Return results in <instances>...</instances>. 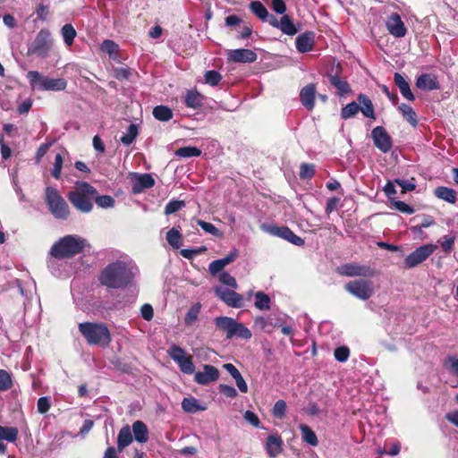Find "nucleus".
Listing matches in <instances>:
<instances>
[{"label": "nucleus", "instance_id": "1", "mask_svg": "<svg viewBox=\"0 0 458 458\" xmlns=\"http://www.w3.org/2000/svg\"><path fill=\"white\" fill-rule=\"evenodd\" d=\"M132 278L133 274L129 265L123 260H116L101 271L98 280L108 288L120 289L129 285Z\"/></svg>", "mask_w": 458, "mask_h": 458}, {"label": "nucleus", "instance_id": "2", "mask_svg": "<svg viewBox=\"0 0 458 458\" xmlns=\"http://www.w3.org/2000/svg\"><path fill=\"white\" fill-rule=\"evenodd\" d=\"M89 246L88 241L80 235L69 234L64 236L55 242L49 250L48 267H51L52 259H71L81 253Z\"/></svg>", "mask_w": 458, "mask_h": 458}, {"label": "nucleus", "instance_id": "3", "mask_svg": "<svg viewBox=\"0 0 458 458\" xmlns=\"http://www.w3.org/2000/svg\"><path fill=\"white\" fill-rule=\"evenodd\" d=\"M97 193V189L89 183L77 181L73 191L68 193L67 198L76 209L82 213H89L93 208L91 199Z\"/></svg>", "mask_w": 458, "mask_h": 458}, {"label": "nucleus", "instance_id": "4", "mask_svg": "<svg viewBox=\"0 0 458 458\" xmlns=\"http://www.w3.org/2000/svg\"><path fill=\"white\" fill-rule=\"evenodd\" d=\"M79 331L85 337L89 344L107 346L111 342L109 329L104 323H80Z\"/></svg>", "mask_w": 458, "mask_h": 458}, {"label": "nucleus", "instance_id": "5", "mask_svg": "<svg viewBox=\"0 0 458 458\" xmlns=\"http://www.w3.org/2000/svg\"><path fill=\"white\" fill-rule=\"evenodd\" d=\"M27 79L32 89L41 91H61L67 87V81L63 78L54 79L44 76L38 71H30Z\"/></svg>", "mask_w": 458, "mask_h": 458}, {"label": "nucleus", "instance_id": "6", "mask_svg": "<svg viewBox=\"0 0 458 458\" xmlns=\"http://www.w3.org/2000/svg\"><path fill=\"white\" fill-rule=\"evenodd\" d=\"M216 327L226 334V338L231 339L234 336L248 340L252 334L250 330L243 324L237 322L234 318L225 316L216 317L214 320Z\"/></svg>", "mask_w": 458, "mask_h": 458}, {"label": "nucleus", "instance_id": "7", "mask_svg": "<svg viewBox=\"0 0 458 458\" xmlns=\"http://www.w3.org/2000/svg\"><path fill=\"white\" fill-rule=\"evenodd\" d=\"M45 200L50 213L55 218L62 220L68 218L70 215L68 204L55 188L51 186L47 187Z\"/></svg>", "mask_w": 458, "mask_h": 458}, {"label": "nucleus", "instance_id": "8", "mask_svg": "<svg viewBox=\"0 0 458 458\" xmlns=\"http://www.w3.org/2000/svg\"><path fill=\"white\" fill-rule=\"evenodd\" d=\"M53 47L51 33L47 29H41L32 42L28 45L27 55L47 58Z\"/></svg>", "mask_w": 458, "mask_h": 458}, {"label": "nucleus", "instance_id": "9", "mask_svg": "<svg viewBox=\"0 0 458 458\" xmlns=\"http://www.w3.org/2000/svg\"><path fill=\"white\" fill-rule=\"evenodd\" d=\"M344 288L352 295L362 301L369 300L374 294L373 283L369 280L351 281L344 285Z\"/></svg>", "mask_w": 458, "mask_h": 458}, {"label": "nucleus", "instance_id": "10", "mask_svg": "<svg viewBox=\"0 0 458 458\" xmlns=\"http://www.w3.org/2000/svg\"><path fill=\"white\" fill-rule=\"evenodd\" d=\"M437 246L436 244H425L411 253H410L404 259V265L408 268L414 267L419 264L426 260L436 250Z\"/></svg>", "mask_w": 458, "mask_h": 458}, {"label": "nucleus", "instance_id": "11", "mask_svg": "<svg viewBox=\"0 0 458 458\" xmlns=\"http://www.w3.org/2000/svg\"><path fill=\"white\" fill-rule=\"evenodd\" d=\"M371 138L375 147L381 152L387 153L391 150L393 140L383 126H376L371 131Z\"/></svg>", "mask_w": 458, "mask_h": 458}, {"label": "nucleus", "instance_id": "12", "mask_svg": "<svg viewBox=\"0 0 458 458\" xmlns=\"http://www.w3.org/2000/svg\"><path fill=\"white\" fill-rule=\"evenodd\" d=\"M340 275L345 276H373L374 271L370 267L359 265L357 263H347L337 268Z\"/></svg>", "mask_w": 458, "mask_h": 458}, {"label": "nucleus", "instance_id": "13", "mask_svg": "<svg viewBox=\"0 0 458 458\" xmlns=\"http://www.w3.org/2000/svg\"><path fill=\"white\" fill-rule=\"evenodd\" d=\"M215 293L222 301H224L229 307H243L244 303L242 295L233 290L223 287H216Z\"/></svg>", "mask_w": 458, "mask_h": 458}, {"label": "nucleus", "instance_id": "14", "mask_svg": "<svg viewBox=\"0 0 458 458\" xmlns=\"http://www.w3.org/2000/svg\"><path fill=\"white\" fill-rule=\"evenodd\" d=\"M386 26L389 33L395 38H403L407 33V29L397 13H393L388 16Z\"/></svg>", "mask_w": 458, "mask_h": 458}, {"label": "nucleus", "instance_id": "15", "mask_svg": "<svg viewBox=\"0 0 458 458\" xmlns=\"http://www.w3.org/2000/svg\"><path fill=\"white\" fill-rule=\"evenodd\" d=\"M219 377V370L209 364L203 366V371H198L194 375V380L202 386H207L211 382H215Z\"/></svg>", "mask_w": 458, "mask_h": 458}, {"label": "nucleus", "instance_id": "16", "mask_svg": "<svg viewBox=\"0 0 458 458\" xmlns=\"http://www.w3.org/2000/svg\"><path fill=\"white\" fill-rule=\"evenodd\" d=\"M227 55L230 61L242 64L254 63L258 57L254 51L245 48L230 50Z\"/></svg>", "mask_w": 458, "mask_h": 458}, {"label": "nucleus", "instance_id": "17", "mask_svg": "<svg viewBox=\"0 0 458 458\" xmlns=\"http://www.w3.org/2000/svg\"><path fill=\"white\" fill-rule=\"evenodd\" d=\"M269 232L271 234L284 239L296 246L304 244V240L286 226H273Z\"/></svg>", "mask_w": 458, "mask_h": 458}, {"label": "nucleus", "instance_id": "18", "mask_svg": "<svg viewBox=\"0 0 458 458\" xmlns=\"http://www.w3.org/2000/svg\"><path fill=\"white\" fill-rule=\"evenodd\" d=\"M135 180L132 184L131 191L134 194L140 193L146 189H149L155 185V180L150 174H136Z\"/></svg>", "mask_w": 458, "mask_h": 458}, {"label": "nucleus", "instance_id": "19", "mask_svg": "<svg viewBox=\"0 0 458 458\" xmlns=\"http://www.w3.org/2000/svg\"><path fill=\"white\" fill-rule=\"evenodd\" d=\"M416 86L420 89L425 91H431L440 89V84L437 81V76L430 73H422L420 76H418L416 80Z\"/></svg>", "mask_w": 458, "mask_h": 458}, {"label": "nucleus", "instance_id": "20", "mask_svg": "<svg viewBox=\"0 0 458 458\" xmlns=\"http://www.w3.org/2000/svg\"><path fill=\"white\" fill-rule=\"evenodd\" d=\"M238 256V251L236 250H232L228 253L225 258L220 259H216L209 264L208 270L212 276H216L219 272H221L225 267L229 265L231 262L234 261Z\"/></svg>", "mask_w": 458, "mask_h": 458}, {"label": "nucleus", "instance_id": "21", "mask_svg": "<svg viewBox=\"0 0 458 458\" xmlns=\"http://www.w3.org/2000/svg\"><path fill=\"white\" fill-rule=\"evenodd\" d=\"M315 34L312 31H306L296 38L295 47L300 53L311 51L314 46Z\"/></svg>", "mask_w": 458, "mask_h": 458}, {"label": "nucleus", "instance_id": "22", "mask_svg": "<svg viewBox=\"0 0 458 458\" xmlns=\"http://www.w3.org/2000/svg\"><path fill=\"white\" fill-rule=\"evenodd\" d=\"M266 449L270 457H276L283 451V440L278 434L269 435L267 438Z\"/></svg>", "mask_w": 458, "mask_h": 458}, {"label": "nucleus", "instance_id": "23", "mask_svg": "<svg viewBox=\"0 0 458 458\" xmlns=\"http://www.w3.org/2000/svg\"><path fill=\"white\" fill-rule=\"evenodd\" d=\"M315 94L316 86L313 83L308 84L301 90V102L308 110H312L314 107Z\"/></svg>", "mask_w": 458, "mask_h": 458}, {"label": "nucleus", "instance_id": "24", "mask_svg": "<svg viewBox=\"0 0 458 458\" xmlns=\"http://www.w3.org/2000/svg\"><path fill=\"white\" fill-rule=\"evenodd\" d=\"M394 81L404 98L409 101L415 100V97L410 89L409 82L401 73L395 72L394 75Z\"/></svg>", "mask_w": 458, "mask_h": 458}, {"label": "nucleus", "instance_id": "25", "mask_svg": "<svg viewBox=\"0 0 458 458\" xmlns=\"http://www.w3.org/2000/svg\"><path fill=\"white\" fill-rule=\"evenodd\" d=\"M131 430L135 440L144 444L148 440V429L146 424L141 420H136L132 423Z\"/></svg>", "mask_w": 458, "mask_h": 458}, {"label": "nucleus", "instance_id": "26", "mask_svg": "<svg viewBox=\"0 0 458 458\" xmlns=\"http://www.w3.org/2000/svg\"><path fill=\"white\" fill-rule=\"evenodd\" d=\"M133 437L131 430L128 425L123 427L117 437V450L122 452L125 447L132 443Z\"/></svg>", "mask_w": 458, "mask_h": 458}, {"label": "nucleus", "instance_id": "27", "mask_svg": "<svg viewBox=\"0 0 458 458\" xmlns=\"http://www.w3.org/2000/svg\"><path fill=\"white\" fill-rule=\"evenodd\" d=\"M277 29L287 36H293L298 32V28L293 23L292 18L287 14H284L281 17Z\"/></svg>", "mask_w": 458, "mask_h": 458}, {"label": "nucleus", "instance_id": "28", "mask_svg": "<svg viewBox=\"0 0 458 458\" xmlns=\"http://www.w3.org/2000/svg\"><path fill=\"white\" fill-rule=\"evenodd\" d=\"M437 198L443 199L448 203L454 204L457 199V193L454 189L439 186L435 189Z\"/></svg>", "mask_w": 458, "mask_h": 458}, {"label": "nucleus", "instance_id": "29", "mask_svg": "<svg viewBox=\"0 0 458 458\" xmlns=\"http://www.w3.org/2000/svg\"><path fill=\"white\" fill-rule=\"evenodd\" d=\"M328 79L330 84L336 89L337 94L340 97L351 92V87L345 80H343L337 75H329Z\"/></svg>", "mask_w": 458, "mask_h": 458}, {"label": "nucleus", "instance_id": "30", "mask_svg": "<svg viewBox=\"0 0 458 458\" xmlns=\"http://www.w3.org/2000/svg\"><path fill=\"white\" fill-rule=\"evenodd\" d=\"M360 111L368 118L375 119L374 106L371 100L364 94H360L358 97Z\"/></svg>", "mask_w": 458, "mask_h": 458}, {"label": "nucleus", "instance_id": "31", "mask_svg": "<svg viewBox=\"0 0 458 458\" xmlns=\"http://www.w3.org/2000/svg\"><path fill=\"white\" fill-rule=\"evenodd\" d=\"M182 408L184 411L189 413H196L206 410V406L202 405L199 400L194 397L183 398L182 401Z\"/></svg>", "mask_w": 458, "mask_h": 458}, {"label": "nucleus", "instance_id": "32", "mask_svg": "<svg viewBox=\"0 0 458 458\" xmlns=\"http://www.w3.org/2000/svg\"><path fill=\"white\" fill-rule=\"evenodd\" d=\"M398 110L402 114L403 117L413 127L418 124V118L415 111L407 104L402 103L398 106Z\"/></svg>", "mask_w": 458, "mask_h": 458}, {"label": "nucleus", "instance_id": "33", "mask_svg": "<svg viewBox=\"0 0 458 458\" xmlns=\"http://www.w3.org/2000/svg\"><path fill=\"white\" fill-rule=\"evenodd\" d=\"M174 361L178 364L181 371L184 374H192L195 370V366L192 361L191 356L175 357Z\"/></svg>", "mask_w": 458, "mask_h": 458}, {"label": "nucleus", "instance_id": "34", "mask_svg": "<svg viewBox=\"0 0 458 458\" xmlns=\"http://www.w3.org/2000/svg\"><path fill=\"white\" fill-rule=\"evenodd\" d=\"M152 114L160 122H167L173 118L172 109L164 105L155 106Z\"/></svg>", "mask_w": 458, "mask_h": 458}, {"label": "nucleus", "instance_id": "35", "mask_svg": "<svg viewBox=\"0 0 458 458\" xmlns=\"http://www.w3.org/2000/svg\"><path fill=\"white\" fill-rule=\"evenodd\" d=\"M300 430L301 431V437L304 442L307 444L317 446L318 440L315 432L307 425H300Z\"/></svg>", "mask_w": 458, "mask_h": 458}, {"label": "nucleus", "instance_id": "36", "mask_svg": "<svg viewBox=\"0 0 458 458\" xmlns=\"http://www.w3.org/2000/svg\"><path fill=\"white\" fill-rule=\"evenodd\" d=\"M166 241L170 246L174 249L178 250L182 245V234L175 227L171 228L166 233Z\"/></svg>", "mask_w": 458, "mask_h": 458}, {"label": "nucleus", "instance_id": "37", "mask_svg": "<svg viewBox=\"0 0 458 458\" xmlns=\"http://www.w3.org/2000/svg\"><path fill=\"white\" fill-rule=\"evenodd\" d=\"M185 105L191 108L199 107L202 105L201 95L197 91H188L185 96Z\"/></svg>", "mask_w": 458, "mask_h": 458}, {"label": "nucleus", "instance_id": "38", "mask_svg": "<svg viewBox=\"0 0 458 458\" xmlns=\"http://www.w3.org/2000/svg\"><path fill=\"white\" fill-rule=\"evenodd\" d=\"M200 310H201V304L199 302L193 304L189 309L187 313L185 314V317H184L185 325H187V326L193 325L196 322V320L198 319Z\"/></svg>", "mask_w": 458, "mask_h": 458}, {"label": "nucleus", "instance_id": "39", "mask_svg": "<svg viewBox=\"0 0 458 458\" xmlns=\"http://www.w3.org/2000/svg\"><path fill=\"white\" fill-rule=\"evenodd\" d=\"M61 34L67 47L72 45L77 32L72 24H65L61 29Z\"/></svg>", "mask_w": 458, "mask_h": 458}, {"label": "nucleus", "instance_id": "40", "mask_svg": "<svg viewBox=\"0 0 458 458\" xmlns=\"http://www.w3.org/2000/svg\"><path fill=\"white\" fill-rule=\"evenodd\" d=\"M137 135H138V126L134 123H131L128 126L124 135H123L121 137L120 140L123 145L129 146L135 140V139L137 138Z\"/></svg>", "mask_w": 458, "mask_h": 458}, {"label": "nucleus", "instance_id": "41", "mask_svg": "<svg viewBox=\"0 0 458 458\" xmlns=\"http://www.w3.org/2000/svg\"><path fill=\"white\" fill-rule=\"evenodd\" d=\"M255 307L260 310H267L270 309V298L267 294L263 292H258L255 293Z\"/></svg>", "mask_w": 458, "mask_h": 458}, {"label": "nucleus", "instance_id": "42", "mask_svg": "<svg viewBox=\"0 0 458 458\" xmlns=\"http://www.w3.org/2000/svg\"><path fill=\"white\" fill-rule=\"evenodd\" d=\"M175 155L179 157H199L201 155V150L197 147L187 146L179 148L175 151Z\"/></svg>", "mask_w": 458, "mask_h": 458}, {"label": "nucleus", "instance_id": "43", "mask_svg": "<svg viewBox=\"0 0 458 458\" xmlns=\"http://www.w3.org/2000/svg\"><path fill=\"white\" fill-rule=\"evenodd\" d=\"M250 10L255 14L261 21L267 17L268 11L264 4L259 1H252L250 4Z\"/></svg>", "mask_w": 458, "mask_h": 458}, {"label": "nucleus", "instance_id": "44", "mask_svg": "<svg viewBox=\"0 0 458 458\" xmlns=\"http://www.w3.org/2000/svg\"><path fill=\"white\" fill-rule=\"evenodd\" d=\"M18 437V430L15 428L0 426V440L15 442Z\"/></svg>", "mask_w": 458, "mask_h": 458}, {"label": "nucleus", "instance_id": "45", "mask_svg": "<svg viewBox=\"0 0 458 458\" xmlns=\"http://www.w3.org/2000/svg\"><path fill=\"white\" fill-rule=\"evenodd\" d=\"M100 48L104 53L107 54L110 58L115 59L114 54L118 51L119 46L111 39H105Z\"/></svg>", "mask_w": 458, "mask_h": 458}, {"label": "nucleus", "instance_id": "46", "mask_svg": "<svg viewBox=\"0 0 458 458\" xmlns=\"http://www.w3.org/2000/svg\"><path fill=\"white\" fill-rule=\"evenodd\" d=\"M360 111V105L356 102H351L342 108L341 116L343 119H349Z\"/></svg>", "mask_w": 458, "mask_h": 458}, {"label": "nucleus", "instance_id": "47", "mask_svg": "<svg viewBox=\"0 0 458 458\" xmlns=\"http://www.w3.org/2000/svg\"><path fill=\"white\" fill-rule=\"evenodd\" d=\"M93 199H95L96 204L102 208H113L114 205V199L110 195L98 196L97 193L96 197Z\"/></svg>", "mask_w": 458, "mask_h": 458}, {"label": "nucleus", "instance_id": "48", "mask_svg": "<svg viewBox=\"0 0 458 458\" xmlns=\"http://www.w3.org/2000/svg\"><path fill=\"white\" fill-rule=\"evenodd\" d=\"M13 386L12 377L9 372L0 369V392L10 389Z\"/></svg>", "mask_w": 458, "mask_h": 458}, {"label": "nucleus", "instance_id": "49", "mask_svg": "<svg viewBox=\"0 0 458 458\" xmlns=\"http://www.w3.org/2000/svg\"><path fill=\"white\" fill-rule=\"evenodd\" d=\"M185 207L183 200L172 199L165 207V214L172 215Z\"/></svg>", "mask_w": 458, "mask_h": 458}, {"label": "nucleus", "instance_id": "50", "mask_svg": "<svg viewBox=\"0 0 458 458\" xmlns=\"http://www.w3.org/2000/svg\"><path fill=\"white\" fill-rule=\"evenodd\" d=\"M390 201L396 210L403 214L411 215L415 212L414 208L411 206L406 204L404 201L397 200L394 199H391Z\"/></svg>", "mask_w": 458, "mask_h": 458}, {"label": "nucleus", "instance_id": "51", "mask_svg": "<svg viewBox=\"0 0 458 458\" xmlns=\"http://www.w3.org/2000/svg\"><path fill=\"white\" fill-rule=\"evenodd\" d=\"M286 403L284 400H278L274 404L272 414L277 419H283L285 416Z\"/></svg>", "mask_w": 458, "mask_h": 458}, {"label": "nucleus", "instance_id": "52", "mask_svg": "<svg viewBox=\"0 0 458 458\" xmlns=\"http://www.w3.org/2000/svg\"><path fill=\"white\" fill-rule=\"evenodd\" d=\"M51 408V399L49 396H42L38 398L37 403V410L40 414H46Z\"/></svg>", "mask_w": 458, "mask_h": 458}, {"label": "nucleus", "instance_id": "53", "mask_svg": "<svg viewBox=\"0 0 458 458\" xmlns=\"http://www.w3.org/2000/svg\"><path fill=\"white\" fill-rule=\"evenodd\" d=\"M204 77L206 83L209 84L210 86H216L222 79L221 74L214 70L206 72Z\"/></svg>", "mask_w": 458, "mask_h": 458}, {"label": "nucleus", "instance_id": "54", "mask_svg": "<svg viewBox=\"0 0 458 458\" xmlns=\"http://www.w3.org/2000/svg\"><path fill=\"white\" fill-rule=\"evenodd\" d=\"M315 174V166L312 164L303 163L300 167V177L301 179H310Z\"/></svg>", "mask_w": 458, "mask_h": 458}, {"label": "nucleus", "instance_id": "55", "mask_svg": "<svg viewBox=\"0 0 458 458\" xmlns=\"http://www.w3.org/2000/svg\"><path fill=\"white\" fill-rule=\"evenodd\" d=\"M219 281L227 285V286H230L232 287L233 289H236L238 288V284L236 282V279L232 276L229 273L227 272H222L220 275H219Z\"/></svg>", "mask_w": 458, "mask_h": 458}, {"label": "nucleus", "instance_id": "56", "mask_svg": "<svg viewBox=\"0 0 458 458\" xmlns=\"http://www.w3.org/2000/svg\"><path fill=\"white\" fill-rule=\"evenodd\" d=\"M335 358L340 362H344L348 360L350 355L349 348L346 346H340L335 350Z\"/></svg>", "mask_w": 458, "mask_h": 458}, {"label": "nucleus", "instance_id": "57", "mask_svg": "<svg viewBox=\"0 0 458 458\" xmlns=\"http://www.w3.org/2000/svg\"><path fill=\"white\" fill-rule=\"evenodd\" d=\"M63 167V157L61 154H56L55 157L54 167L52 169V175L55 179H59L61 176V171Z\"/></svg>", "mask_w": 458, "mask_h": 458}, {"label": "nucleus", "instance_id": "58", "mask_svg": "<svg viewBox=\"0 0 458 458\" xmlns=\"http://www.w3.org/2000/svg\"><path fill=\"white\" fill-rule=\"evenodd\" d=\"M205 250V247H200L198 249H182L180 250V254L187 259H192L194 257L204 252Z\"/></svg>", "mask_w": 458, "mask_h": 458}, {"label": "nucleus", "instance_id": "59", "mask_svg": "<svg viewBox=\"0 0 458 458\" xmlns=\"http://www.w3.org/2000/svg\"><path fill=\"white\" fill-rule=\"evenodd\" d=\"M197 224L208 233L218 235L219 230L211 223L197 220Z\"/></svg>", "mask_w": 458, "mask_h": 458}, {"label": "nucleus", "instance_id": "60", "mask_svg": "<svg viewBox=\"0 0 458 458\" xmlns=\"http://www.w3.org/2000/svg\"><path fill=\"white\" fill-rule=\"evenodd\" d=\"M394 182L402 188L403 192L412 191L416 188V184L412 181L394 179Z\"/></svg>", "mask_w": 458, "mask_h": 458}, {"label": "nucleus", "instance_id": "61", "mask_svg": "<svg viewBox=\"0 0 458 458\" xmlns=\"http://www.w3.org/2000/svg\"><path fill=\"white\" fill-rule=\"evenodd\" d=\"M114 77L119 80H129L131 76V71L127 67H116L114 69Z\"/></svg>", "mask_w": 458, "mask_h": 458}, {"label": "nucleus", "instance_id": "62", "mask_svg": "<svg viewBox=\"0 0 458 458\" xmlns=\"http://www.w3.org/2000/svg\"><path fill=\"white\" fill-rule=\"evenodd\" d=\"M140 315L145 320L150 321L154 317L152 306L148 303L143 304L140 308Z\"/></svg>", "mask_w": 458, "mask_h": 458}, {"label": "nucleus", "instance_id": "63", "mask_svg": "<svg viewBox=\"0 0 458 458\" xmlns=\"http://www.w3.org/2000/svg\"><path fill=\"white\" fill-rule=\"evenodd\" d=\"M219 391L223 394H225L226 397L234 398L237 396V391L236 389L229 385L221 384L219 386Z\"/></svg>", "mask_w": 458, "mask_h": 458}, {"label": "nucleus", "instance_id": "64", "mask_svg": "<svg viewBox=\"0 0 458 458\" xmlns=\"http://www.w3.org/2000/svg\"><path fill=\"white\" fill-rule=\"evenodd\" d=\"M445 366L455 376H458V358L448 357L445 360Z\"/></svg>", "mask_w": 458, "mask_h": 458}]
</instances>
